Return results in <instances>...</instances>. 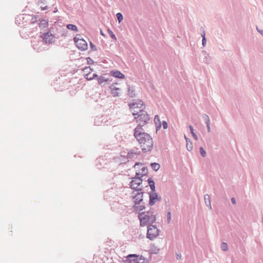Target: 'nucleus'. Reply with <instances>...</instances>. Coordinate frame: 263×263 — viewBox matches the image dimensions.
Instances as JSON below:
<instances>
[{"label": "nucleus", "instance_id": "13", "mask_svg": "<svg viewBox=\"0 0 263 263\" xmlns=\"http://www.w3.org/2000/svg\"><path fill=\"white\" fill-rule=\"evenodd\" d=\"M110 73L112 76L117 78L124 79L125 78V76L123 73L117 70H112Z\"/></svg>", "mask_w": 263, "mask_h": 263}, {"label": "nucleus", "instance_id": "12", "mask_svg": "<svg viewBox=\"0 0 263 263\" xmlns=\"http://www.w3.org/2000/svg\"><path fill=\"white\" fill-rule=\"evenodd\" d=\"M158 200V196L155 192H153L149 194V202L151 205H154Z\"/></svg>", "mask_w": 263, "mask_h": 263}, {"label": "nucleus", "instance_id": "23", "mask_svg": "<svg viewBox=\"0 0 263 263\" xmlns=\"http://www.w3.org/2000/svg\"><path fill=\"white\" fill-rule=\"evenodd\" d=\"M204 200L205 202L207 205H209L211 206L210 200V196L209 195H205L204 196Z\"/></svg>", "mask_w": 263, "mask_h": 263}, {"label": "nucleus", "instance_id": "17", "mask_svg": "<svg viewBox=\"0 0 263 263\" xmlns=\"http://www.w3.org/2000/svg\"><path fill=\"white\" fill-rule=\"evenodd\" d=\"M148 182L149 185L152 189V190L154 192L155 190V182L151 178H149L148 179Z\"/></svg>", "mask_w": 263, "mask_h": 263}, {"label": "nucleus", "instance_id": "31", "mask_svg": "<svg viewBox=\"0 0 263 263\" xmlns=\"http://www.w3.org/2000/svg\"><path fill=\"white\" fill-rule=\"evenodd\" d=\"M162 126L164 129H166L167 128V123L166 121H163Z\"/></svg>", "mask_w": 263, "mask_h": 263}, {"label": "nucleus", "instance_id": "5", "mask_svg": "<svg viewBox=\"0 0 263 263\" xmlns=\"http://www.w3.org/2000/svg\"><path fill=\"white\" fill-rule=\"evenodd\" d=\"M141 226H145L149 223H153L156 221L154 215L150 212H142L139 215Z\"/></svg>", "mask_w": 263, "mask_h": 263}, {"label": "nucleus", "instance_id": "38", "mask_svg": "<svg viewBox=\"0 0 263 263\" xmlns=\"http://www.w3.org/2000/svg\"><path fill=\"white\" fill-rule=\"evenodd\" d=\"M179 258H181V256H178V257H177V259H179Z\"/></svg>", "mask_w": 263, "mask_h": 263}, {"label": "nucleus", "instance_id": "29", "mask_svg": "<svg viewBox=\"0 0 263 263\" xmlns=\"http://www.w3.org/2000/svg\"><path fill=\"white\" fill-rule=\"evenodd\" d=\"M200 154L201 155L203 156V157H205V155H206V152L204 150V149L202 148V147H200Z\"/></svg>", "mask_w": 263, "mask_h": 263}, {"label": "nucleus", "instance_id": "11", "mask_svg": "<svg viewBox=\"0 0 263 263\" xmlns=\"http://www.w3.org/2000/svg\"><path fill=\"white\" fill-rule=\"evenodd\" d=\"M43 39L45 43H50L53 41V36L50 33L47 32L43 34Z\"/></svg>", "mask_w": 263, "mask_h": 263}, {"label": "nucleus", "instance_id": "37", "mask_svg": "<svg viewBox=\"0 0 263 263\" xmlns=\"http://www.w3.org/2000/svg\"><path fill=\"white\" fill-rule=\"evenodd\" d=\"M179 258H181V256H178V257H177V259H179Z\"/></svg>", "mask_w": 263, "mask_h": 263}, {"label": "nucleus", "instance_id": "15", "mask_svg": "<svg viewBox=\"0 0 263 263\" xmlns=\"http://www.w3.org/2000/svg\"><path fill=\"white\" fill-rule=\"evenodd\" d=\"M67 28L70 30L73 31V32H77L78 31L77 26L73 24H68L67 25Z\"/></svg>", "mask_w": 263, "mask_h": 263}, {"label": "nucleus", "instance_id": "33", "mask_svg": "<svg viewBox=\"0 0 263 263\" xmlns=\"http://www.w3.org/2000/svg\"><path fill=\"white\" fill-rule=\"evenodd\" d=\"M232 202L233 204H235L236 203V201H235V199L234 198H232Z\"/></svg>", "mask_w": 263, "mask_h": 263}, {"label": "nucleus", "instance_id": "1", "mask_svg": "<svg viewBox=\"0 0 263 263\" xmlns=\"http://www.w3.org/2000/svg\"><path fill=\"white\" fill-rule=\"evenodd\" d=\"M134 136L139 142L142 151L146 152L151 151L153 147V140L151 136L144 132H134Z\"/></svg>", "mask_w": 263, "mask_h": 263}, {"label": "nucleus", "instance_id": "25", "mask_svg": "<svg viewBox=\"0 0 263 263\" xmlns=\"http://www.w3.org/2000/svg\"><path fill=\"white\" fill-rule=\"evenodd\" d=\"M124 263H136L135 259V258L133 259H132V258H127Z\"/></svg>", "mask_w": 263, "mask_h": 263}, {"label": "nucleus", "instance_id": "7", "mask_svg": "<svg viewBox=\"0 0 263 263\" xmlns=\"http://www.w3.org/2000/svg\"><path fill=\"white\" fill-rule=\"evenodd\" d=\"M76 46L81 50L84 51L87 49V42L80 35H77L73 39Z\"/></svg>", "mask_w": 263, "mask_h": 263}, {"label": "nucleus", "instance_id": "9", "mask_svg": "<svg viewBox=\"0 0 263 263\" xmlns=\"http://www.w3.org/2000/svg\"><path fill=\"white\" fill-rule=\"evenodd\" d=\"M83 71L85 77L88 80H91L98 76L96 73L92 72V69L89 67H85Z\"/></svg>", "mask_w": 263, "mask_h": 263}, {"label": "nucleus", "instance_id": "18", "mask_svg": "<svg viewBox=\"0 0 263 263\" xmlns=\"http://www.w3.org/2000/svg\"><path fill=\"white\" fill-rule=\"evenodd\" d=\"M203 118L205 120V123L206 124V126L208 128V131L210 132V121L209 117L208 115H204L203 116Z\"/></svg>", "mask_w": 263, "mask_h": 263}, {"label": "nucleus", "instance_id": "34", "mask_svg": "<svg viewBox=\"0 0 263 263\" xmlns=\"http://www.w3.org/2000/svg\"><path fill=\"white\" fill-rule=\"evenodd\" d=\"M111 36L113 39H115V40L116 39V36H115V35L114 34H113L112 32H111Z\"/></svg>", "mask_w": 263, "mask_h": 263}, {"label": "nucleus", "instance_id": "22", "mask_svg": "<svg viewBox=\"0 0 263 263\" xmlns=\"http://www.w3.org/2000/svg\"><path fill=\"white\" fill-rule=\"evenodd\" d=\"M152 167L155 171H157L160 168V165L157 163H153L151 164Z\"/></svg>", "mask_w": 263, "mask_h": 263}, {"label": "nucleus", "instance_id": "2", "mask_svg": "<svg viewBox=\"0 0 263 263\" xmlns=\"http://www.w3.org/2000/svg\"><path fill=\"white\" fill-rule=\"evenodd\" d=\"M136 170V177L134 178L130 182V187L134 190H139L142 187V179L140 176L146 175L147 173V170L142 164L136 163L134 166Z\"/></svg>", "mask_w": 263, "mask_h": 263}, {"label": "nucleus", "instance_id": "19", "mask_svg": "<svg viewBox=\"0 0 263 263\" xmlns=\"http://www.w3.org/2000/svg\"><path fill=\"white\" fill-rule=\"evenodd\" d=\"M184 137H185V139L186 141V148H187V150H189V151H191L193 149L192 143L191 142L190 143L189 142V139H188V138H187L185 136Z\"/></svg>", "mask_w": 263, "mask_h": 263}, {"label": "nucleus", "instance_id": "8", "mask_svg": "<svg viewBox=\"0 0 263 263\" xmlns=\"http://www.w3.org/2000/svg\"><path fill=\"white\" fill-rule=\"evenodd\" d=\"M159 231L154 225H149L147 228V237L150 240H153L159 235Z\"/></svg>", "mask_w": 263, "mask_h": 263}, {"label": "nucleus", "instance_id": "10", "mask_svg": "<svg viewBox=\"0 0 263 263\" xmlns=\"http://www.w3.org/2000/svg\"><path fill=\"white\" fill-rule=\"evenodd\" d=\"M127 258H135L136 263H147V260L142 256L136 254H129L127 256Z\"/></svg>", "mask_w": 263, "mask_h": 263}, {"label": "nucleus", "instance_id": "32", "mask_svg": "<svg viewBox=\"0 0 263 263\" xmlns=\"http://www.w3.org/2000/svg\"><path fill=\"white\" fill-rule=\"evenodd\" d=\"M167 220H168V222H169L171 220V213L170 212H169L168 213V215H167Z\"/></svg>", "mask_w": 263, "mask_h": 263}, {"label": "nucleus", "instance_id": "27", "mask_svg": "<svg viewBox=\"0 0 263 263\" xmlns=\"http://www.w3.org/2000/svg\"><path fill=\"white\" fill-rule=\"evenodd\" d=\"M221 248L223 251H227L228 249V247L227 244L226 242H223L221 244Z\"/></svg>", "mask_w": 263, "mask_h": 263}, {"label": "nucleus", "instance_id": "6", "mask_svg": "<svg viewBox=\"0 0 263 263\" xmlns=\"http://www.w3.org/2000/svg\"><path fill=\"white\" fill-rule=\"evenodd\" d=\"M130 109L133 115H137V114L145 109V106L142 101L138 100L129 104Z\"/></svg>", "mask_w": 263, "mask_h": 263}, {"label": "nucleus", "instance_id": "30", "mask_svg": "<svg viewBox=\"0 0 263 263\" xmlns=\"http://www.w3.org/2000/svg\"><path fill=\"white\" fill-rule=\"evenodd\" d=\"M90 47L92 50L96 51L97 48L95 45H93L91 42L90 43Z\"/></svg>", "mask_w": 263, "mask_h": 263}, {"label": "nucleus", "instance_id": "21", "mask_svg": "<svg viewBox=\"0 0 263 263\" xmlns=\"http://www.w3.org/2000/svg\"><path fill=\"white\" fill-rule=\"evenodd\" d=\"M154 122L156 124V125L158 127H160L161 126V122H160V118L159 117V116L158 115H156L155 118H154Z\"/></svg>", "mask_w": 263, "mask_h": 263}, {"label": "nucleus", "instance_id": "26", "mask_svg": "<svg viewBox=\"0 0 263 263\" xmlns=\"http://www.w3.org/2000/svg\"><path fill=\"white\" fill-rule=\"evenodd\" d=\"M116 15L119 22L120 23L123 20L122 14L121 13H118Z\"/></svg>", "mask_w": 263, "mask_h": 263}, {"label": "nucleus", "instance_id": "16", "mask_svg": "<svg viewBox=\"0 0 263 263\" xmlns=\"http://www.w3.org/2000/svg\"><path fill=\"white\" fill-rule=\"evenodd\" d=\"M48 26V22L46 20H43L41 21L39 24V26L41 28L43 29Z\"/></svg>", "mask_w": 263, "mask_h": 263}, {"label": "nucleus", "instance_id": "28", "mask_svg": "<svg viewBox=\"0 0 263 263\" xmlns=\"http://www.w3.org/2000/svg\"><path fill=\"white\" fill-rule=\"evenodd\" d=\"M202 45L203 46H204L205 45V43H206L205 34L204 32L202 34Z\"/></svg>", "mask_w": 263, "mask_h": 263}, {"label": "nucleus", "instance_id": "3", "mask_svg": "<svg viewBox=\"0 0 263 263\" xmlns=\"http://www.w3.org/2000/svg\"><path fill=\"white\" fill-rule=\"evenodd\" d=\"M137 123H138L137 127L135 128V132L137 130L139 132L143 131L142 126H144L150 120V117L147 112L144 110L139 112L137 115H133Z\"/></svg>", "mask_w": 263, "mask_h": 263}, {"label": "nucleus", "instance_id": "36", "mask_svg": "<svg viewBox=\"0 0 263 263\" xmlns=\"http://www.w3.org/2000/svg\"><path fill=\"white\" fill-rule=\"evenodd\" d=\"M42 10H45V7H43H43H42Z\"/></svg>", "mask_w": 263, "mask_h": 263}, {"label": "nucleus", "instance_id": "24", "mask_svg": "<svg viewBox=\"0 0 263 263\" xmlns=\"http://www.w3.org/2000/svg\"><path fill=\"white\" fill-rule=\"evenodd\" d=\"M189 128H190V131H191V133L192 135V136H193L194 138L197 140V135L194 133V129H193V127L192 126H189Z\"/></svg>", "mask_w": 263, "mask_h": 263}, {"label": "nucleus", "instance_id": "35", "mask_svg": "<svg viewBox=\"0 0 263 263\" xmlns=\"http://www.w3.org/2000/svg\"><path fill=\"white\" fill-rule=\"evenodd\" d=\"M258 31L261 34L263 35V30H258Z\"/></svg>", "mask_w": 263, "mask_h": 263}, {"label": "nucleus", "instance_id": "14", "mask_svg": "<svg viewBox=\"0 0 263 263\" xmlns=\"http://www.w3.org/2000/svg\"><path fill=\"white\" fill-rule=\"evenodd\" d=\"M110 88L111 91V93L114 96L116 97L119 95L120 88L116 87L115 85H111Z\"/></svg>", "mask_w": 263, "mask_h": 263}, {"label": "nucleus", "instance_id": "20", "mask_svg": "<svg viewBox=\"0 0 263 263\" xmlns=\"http://www.w3.org/2000/svg\"><path fill=\"white\" fill-rule=\"evenodd\" d=\"M107 81H108L107 79H105L103 77H100L98 78V82L99 84H100V85H102L103 84L106 83L107 82Z\"/></svg>", "mask_w": 263, "mask_h": 263}, {"label": "nucleus", "instance_id": "4", "mask_svg": "<svg viewBox=\"0 0 263 263\" xmlns=\"http://www.w3.org/2000/svg\"><path fill=\"white\" fill-rule=\"evenodd\" d=\"M143 194L142 192L135 191L133 193V200L135 203L134 209L137 212H140L145 209L143 202Z\"/></svg>", "mask_w": 263, "mask_h": 263}, {"label": "nucleus", "instance_id": "39", "mask_svg": "<svg viewBox=\"0 0 263 263\" xmlns=\"http://www.w3.org/2000/svg\"><path fill=\"white\" fill-rule=\"evenodd\" d=\"M179 258H181V256H178V257H177V259H179Z\"/></svg>", "mask_w": 263, "mask_h": 263}]
</instances>
